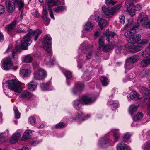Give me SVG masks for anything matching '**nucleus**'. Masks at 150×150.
Wrapping results in <instances>:
<instances>
[{"mask_svg":"<svg viewBox=\"0 0 150 150\" xmlns=\"http://www.w3.org/2000/svg\"><path fill=\"white\" fill-rule=\"evenodd\" d=\"M139 26V23H134L132 19L128 20V23L124 28L125 29H129V30L124 33L125 36L127 38V41L128 43L137 44L141 40V35L139 34H135L136 32V28Z\"/></svg>","mask_w":150,"mask_h":150,"instance_id":"1","label":"nucleus"},{"mask_svg":"<svg viewBox=\"0 0 150 150\" xmlns=\"http://www.w3.org/2000/svg\"><path fill=\"white\" fill-rule=\"evenodd\" d=\"M42 33V31L39 29H37L35 31H33L30 29L28 33L23 37V39L21 40L20 44V47L23 50H27L28 47L32 42L31 38L34 37V40L36 41L39 35Z\"/></svg>","mask_w":150,"mask_h":150,"instance_id":"2","label":"nucleus"},{"mask_svg":"<svg viewBox=\"0 0 150 150\" xmlns=\"http://www.w3.org/2000/svg\"><path fill=\"white\" fill-rule=\"evenodd\" d=\"M51 40L52 38L50 36L47 35L45 37L42 42L44 49L49 53L48 56L45 57L44 61V64L46 65L49 67H51L53 64L54 61L52 57V54L51 52Z\"/></svg>","mask_w":150,"mask_h":150,"instance_id":"3","label":"nucleus"},{"mask_svg":"<svg viewBox=\"0 0 150 150\" xmlns=\"http://www.w3.org/2000/svg\"><path fill=\"white\" fill-rule=\"evenodd\" d=\"M6 83L9 90H8V93L6 94L5 90L4 89V92L9 97H11L12 95L9 92L12 91L17 93H19L22 91L21 83L19 81L15 79L6 81Z\"/></svg>","mask_w":150,"mask_h":150,"instance_id":"4","label":"nucleus"},{"mask_svg":"<svg viewBox=\"0 0 150 150\" xmlns=\"http://www.w3.org/2000/svg\"><path fill=\"white\" fill-rule=\"evenodd\" d=\"M104 36L106 37V39L109 44L104 46L103 49V51L105 52H110L115 45V42L112 40L115 35V33L110 31L107 30L103 32Z\"/></svg>","mask_w":150,"mask_h":150,"instance_id":"5","label":"nucleus"},{"mask_svg":"<svg viewBox=\"0 0 150 150\" xmlns=\"http://www.w3.org/2000/svg\"><path fill=\"white\" fill-rule=\"evenodd\" d=\"M96 100L94 98L89 96H85L81 98V100H76L73 102L74 108L77 110H80L83 105H90L93 103Z\"/></svg>","mask_w":150,"mask_h":150,"instance_id":"6","label":"nucleus"},{"mask_svg":"<svg viewBox=\"0 0 150 150\" xmlns=\"http://www.w3.org/2000/svg\"><path fill=\"white\" fill-rule=\"evenodd\" d=\"M149 42V40L147 39H142L139 42V44L136 45H131L126 44L125 45V47L127 51L133 53H135L138 51H140L142 49V46L141 45H144Z\"/></svg>","mask_w":150,"mask_h":150,"instance_id":"7","label":"nucleus"},{"mask_svg":"<svg viewBox=\"0 0 150 150\" xmlns=\"http://www.w3.org/2000/svg\"><path fill=\"white\" fill-rule=\"evenodd\" d=\"M47 4H45L43 7V11L42 12V18L45 21H47L48 19V13L47 12V8H45L46 5L48 6L49 8L52 7L55 5L59 4L60 2L59 0H47Z\"/></svg>","mask_w":150,"mask_h":150,"instance_id":"8","label":"nucleus"},{"mask_svg":"<svg viewBox=\"0 0 150 150\" xmlns=\"http://www.w3.org/2000/svg\"><path fill=\"white\" fill-rule=\"evenodd\" d=\"M139 59V57L137 55H133L127 59L124 66L125 69L130 70L133 68L134 64Z\"/></svg>","mask_w":150,"mask_h":150,"instance_id":"9","label":"nucleus"},{"mask_svg":"<svg viewBox=\"0 0 150 150\" xmlns=\"http://www.w3.org/2000/svg\"><path fill=\"white\" fill-rule=\"evenodd\" d=\"M47 76L46 72L44 69H40L35 71L34 74V78L36 80H42Z\"/></svg>","mask_w":150,"mask_h":150,"instance_id":"10","label":"nucleus"},{"mask_svg":"<svg viewBox=\"0 0 150 150\" xmlns=\"http://www.w3.org/2000/svg\"><path fill=\"white\" fill-rule=\"evenodd\" d=\"M3 68L5 70H8L11 69L13 66V63L11 58L7 57L5 59L2 61Z\"/></svg>","mask_w":150,"mask_h":150,"instance_id":"11","label":"nucleus"},{"mask_svg":"<svg viewBox=\"0 0 150 150\" xmlns=\"http://www.w3.org/2000/svg\"><path fill=\"white\" fill-rule=\"evenodd\" d=\"M84 85L81 82L76 83L72 89V93L74 95H76L84 89Z\"/></svg>","mask_w":150,"mask_h":150,"instance_id":"12","label":"nucleus"},{"mask_svg":"<svg viewBox=\"0 0 150 150\" xmlns=\"http://www.w3.org/2000/svg\"><path fill=\"white\" fill-rule=\"evenodd\" d=\"M18 23V22L16 20L13 21L5 27V30L10 34L11 32H13L15 31Z\"/></svg>","mask_w":150,"mask_h":150,"instance_id":"13","label":"nucleus"},{"mask_svg":"<svg viewBox=\"0 0 150 150\" xmlns=\"http://www.w3.org/2000/svg\"><path fill=\"white\" fill-rule=\"evenodd\" d=\"M13 2L15 6L18 8L19 10L21 12V14L20 15V17L21 18V19L22 20V9L23 8L24 6V1L22 0H15Z\"/></svg>","mask_w":150,"mask_h":150,"instance_id":"14","label":"nucleus"},{"mask_svg":"<svg viewBox=\"0 0 150 150\" xmlns=\"http://www.w3.org/2000/svg\"><path fill=\"white\" fill-rule=\"evenodd\" d=\"M110 141L111 140L108 138H101L99 141L98 145L101 147H107L109 146Z\"/></svg>","mask_w":150,"mask_h":150,"instance_id":"15","label":"nucleus"},{"mask_svg":"<svg viewBox=\"0 0 150 150\" xmlns=\"http://www.w3.org/2000/svg\"><path fill=\"white\" fill-rule=\"evenodd\" d=\"M93 47V45L89 44L87 41H85L81 45L79 48L82 51L86 53Z\"/></svg>","mask_w":150,"mask_h":150,"instance_id":"16","label":"nucleus"},{"mask_svg":"<svg viewBox=\"0 0 150 150\" xmlns=\"http://www.w3.org/2000/svg\"><path fill=\"white\" fill-rule=\"evenodd\" d=\"M129 97V98L127 97L128 100L129 101L131 100L136 101L141 99L139 94L134 91H132L130 93Z\"/></svg>","mask_w":150,"mask_h":150,"instance_id":"17","label":"nucleus"},{"mask_svg":"<svg viewBox=\"0 0 150 150\" xmlns=\"http://www.w3.org/2000/svg\"><path fill=\"white\" fill-rule=\"evenodd\" d=\"M94 19L96 22H98L99 25L102 29L108 24V23L106 20L101 19L98 16L97 17L95 16Z\"/></svg>","mask_w":150,"mask_h":150,"instance_id":"18","label":"nucleus"},{"mask_svg":"<svg viewBox=\"0 0 150 150\" xmlns=\"http://www.w3.org/2000/svg\"><path fill=\"white\" fill-rule=\"evenodd\" d=\"M102 10L105 17H110L114 14L111 8L110 9L103 6L102 8Z\"/></svg>","mask_w":150,"mask_h":150,"instance_id":"19","label":"nucleus"},{"mask_svg":"<svg viewBox=\"0 0 150 150\" xmlns=\"http://www.w3.org/2000/svg\"><path fill=\"white\" fill-rule=\"evenodd\" d=\"M83 115V113L81 112H79L76 115L75 117V120L78 121L79 122H81V121H83L85 120L88 119L90 116V115L87 114L85 117V118L82 117Z\"/></svg>","mask_w":150,"mask_h":150,"instance_id":"20","label":"nucleus"},{"mask_svg":"<svg viewBox=\"0 0 150 150\" xmlns=\"http://www.w3.org/2000/svg\"><path fill=\"white\" fill-rule=\"evenodd\" d=\"M6 6L8 11L9 12H12L15 9V6L13 2L7 0L6 2Z\"/></svg>","mask_w":150,"mask_h":150,"instance_id":"21","label":"nucleus"},{"mask_svg":"<svg viewBox=\"0 0 150 150\" xmlns=\"http://www.w3.org/2000/svg\"><path fill=\"white\" fill-rule=\"evenodd\" d=\"M32 96L31 93L27 91H24L21 93L20 97L25 100L30 99Z\"/></svg>","mask_w":150,"mask_h":150,"instance_id":"22","label":"nucleus"},{"mask_svg":"<svg viewBox=\"0 0 150 150\" xmlns=\"http://www.w3.org/2000/svg\"><path fill=\"white\" fill-rule=\"evenodd\" d=\"M148 20V16L144 13H141L139 14L138 19L137 20V22L136 23H145V22Z\"/></svg>","mask_w":150,"mask_h":150,"instance_id":"23","label":"nucleus"},{"mask_svg":"<svg viewBox=\"0 0 150 150\" xmlns=\"http://www.w3.org/2000/svg\"><path fill=\"white\" fill-rule=\"evenodd\" d=\"M94 26V24L90 22H86L83 26L84 29L87 31H91Z\"/></svg>","mask_w":150,"mask_h":150,"instance_id":"24","label":"nucleus"},{"mask_svg":"<svg viewBox=\"0 0 150 150\" xmlns=\"http://www.w3.org/2000/svg\"><path fill=\"white\" fill-rule=\"evenodd\" d=\"M28 89L33 91L37 88V84L35 81H32L27 84Z\"/></svg>","mask_w":150,"mask_h":150,"instance_id":"25","label":"nucleus"},{"mask_svg":"<svg viewBox=\"0 0 150 150\" xmlns=\"http://www.w3.org/2000/svg\"><path fill=\"white\" fill-rule=\"evenodd\" d=\"M21 135L18 133H15L13 135L10 141V143L12 144H15L18 141Z\"/></svg>","mask_w":150,"mask_h":150,"instance_id":"26","label":"nucleus"},{"mask_svg":"<svg viewBox=\"0 0 150 150\" xmlns=\"http://www.w3.org/2000/svg\"><path fill=\"white\" fill-rule=\"evenodd\" d=\"M142 55L145 58L150 57V42L149 46L142 52Z\"/></svg>","mask_w":150,"mask_h":150,"instance_id":"27","label":"nucleus"},{"mask_svg":"<svg viewBox=\"0 0 150 150\" xmlns=\"http://www.w3.org/2000/svg\"><path fill=\"white\" fill-rule=\"evenodd\" d=\"M138 107V105L137 104L135 105V104H132L130 105L129 108V113L131 115H133L136 111Z\"/></svg>","mask_w":150,"mask_h":150,"instance_id":"28","label":"nucleus"},{"mask_svg":"<svg viewBox=\"0 0 150 150\" xmlns=\"http://www.w3.org/2000/svg\"><path fill=\"white\" fill-rule=\"evenodd\" d=\"M107 105H111V108L112 110H115V109L117 108L118 106V102L117 100L108 101L107 103Z\"/></svg>","mask_w":150,"mask_h":150,"instance_id":"29","label":"nucleus"},{"mask_svg":"<svg viewBox=\"0 0 150 150\" xmlns=\"http://www.w3.org/2000/svg\"><path fill=\"white\" fill-rule=\"evenodd\" d=\"M20 73V75L24 77H27L30 74V71L27 69H24L21 70Z\"/></svg>","mask_w":150,"mask_h":150,"instance_id":"30","label":"nucleus"},{"mask_svg":"<svg viewBox=\"0 0 150 150\" xmlns=\"http://www.w3.org/2000/svg\"><path fill=\"white\" fill-rule=\"evenodd\" d=\"M50 86L51 83L50 82H48L46 83H43L40 84L41 88L43 91L49 90Z\"/></svg>","mask_w":150,"mask_h":150,"instance_id":"31","label":"nucleus"},{"mask_svg":"<svg viewBox=\"0 0 150 150\" xmlns=\"http://www.w3.org/2000/svg\"><path fill=\"white\" fill-rule=\"evenodd\" d=\"M119 129H116L113 131V139L115 142H117L118 140L120 138V133L118 132Z\"/></svg>","mask_w":150,"mask_h":150,"instance_id":"32","label":"nucleus"},{"mask_svg":"<svg viewBox=\"0 0 150 150\" xmlns=\"http://www.w3.org/2000/svg\"><path fill=\"white\" fill-rule=\"evenodd\" d=\"M66 9L65 6H57L54 8V11L56 13H60L63 12Z\"/></svg>","mask_w":150,"mask_h":150,"instance_id":"33","label":"nucleus"},{"mask_svg":"<svg viewBox=\"0 0 150 150\" xmlns=\"http://www.w3.org/2000/svg\"><path fill=\"white\" fill-rule=\"evenodd\" d=\"M31 134V133L30 131H26L24 133L22 137V140L25 141L30 139V138Z\"/></svg>","mask_w":150,"mask_h":150,"instance_id":"34","label":"nucleus"},{"mask_svg":"<svg viewBox=\"0 0 150 150\" xmlns=\"http://www.w3.org/2000/svg\"><path fill=\"white\" fill-rule=\"evenodd\" d=\"M117 150H127L128 148L127 145L123 142L118 144L117 146Z\"/></svg>","mask_w":150,"mask_h":150,"instance_id":"35","label":"nucleus"},{"mask_svg":"<svg viewBox=\"0 0 150 150\" xmlns=\"http://www.w3.org/2000/svg\"><path fill=\"white\" fill-rule=\"evenodd\" d=\"M150 64V58L142 60L140 62V65L142 67L148 66Z\"/></svg>","mask_w":150,"mask_h":150,"instance_id":"36","label":"nucleus"},{"mask_svg":"<svg viewBox=\"0 0 150 150\" xmlns=\"http://www.w3.org/2000/svg\"><path fill=\"white\" fill-rule=\"evenodd\" d=\"M125 7L127 10H130L131 8L133 9L132 7L134 5V4L132 3L131 0H127L126 1L125 3Z\"/></svg>","mask_w":150,"mask_h":150,"instance_id":"37","label":"nucleus"},{"mask_svg":"<svg viewBox=\"0 0 150 150\" xmlns=\"http://www.w3.org/2000/svg\"><path fill=\"white\" fill-rule=\"evenodd\" d=\"M100 79L103 86H105L107 85L108 83V80L105 76H103L100 77Z\"/></svg>","mask_w":150,"mask_h":150,"instance_id":"38","label":"nucleus"},{"mask_svg":"<svg viewBox=\"0 0 150 150\" xmlns=\"http://www.w3.org/2000/svg\"><path fill=\"white\" fill-rule=\"evenodd\" d=\"M23 62L26 63H30L33 59L32 57L29 55H27L22 58Z\"/></svg>","mask_w":150,"mask_h":150,"instance_id":"39","label":"nucleus"},{"mask_svg":"<svg viewBox=\"0 0 150 150\" xmlns=\"http://www.w3.org/2000/svg\"><path fill=\"white\" fill-rule=\"evenodd\" d=\"M63 73L67 78V85H69V84L68 83L69 80L68 79L71 78L72 77V73L71 71L68 70L64 72Z\"/></svg>","mask_w":150,"mask_h":150,"instance_id":"40","label":"nucleus"},{"mask_svg":"<svg viewBox=\"0 0 150 150\" xmlns=\"http://www.w3.org/2000/svg\"><path fill=\"white\" fill-rule=\"evenodd\" d=\"M143 116V114L141 112L138 113L133 118L134 121H138L141 120Z\"/></svg>","mask_w":150,"mask_h":150,"instance_id":"41","label":"nucleus"},{"mask_svg":"<svg viewBox=\"0 0 150 150\" xmlns=\"http://www.w3.org/2000/svg\"><path fill=\"white\" fill-rule=\"evenodd\" d=\"M103 37H105L104 36V35H103V37H101L99 39L98 41V43H99V47L98 48V49L99 50H100L101 48L103 47L104 45V38Z\"/></svg>","mask_w":150,"mask_h":150,"instance_id":"42","label":"nucleus"},{"mask_svg":"<svg viewBox=\"0 0 150 150\" xmlns=\"http://www.w3.org/2000/svg\"><path fill=\"white\" fill-rule=\"evenodd\" d=\"M14 112V117L15 119H19L20 117L21 114L18 109L14 108L13 109Z\"/></svg>","mask_w":150,"mask_h":150,"instance_id":"43","label":"nucleus"},{"mask_svg":"<svg viewBox=\"0 0 150 150\" xmlns=\"http://www.w3.org/2000/svg\"><path fill=\"white\" fill-rule=\"evenodd\" d=\"M94 56L96 57V56H99V55L97 54H95V52L94 51H92L88 53V54L86 55V57L87 59H91L92 56Z\"/></svg>","mask_w":150,"mask_h":150,"instance_id":"44","label":"nucleus"},{"mask_svg":"<svg viewBox=\"0 0 150 150\" xmlns=\"http://www.w3.org/2000/svg\"><path fill=\"white\" fill-rule=\"evenodd\" d=\"M122 5L121 4H119L117 5H116L112 7L111 9L112 11L114 14L117 11H118L119 9L121 7Z\"/></svg>","mask_w":150,"mask_h":150,"instance_id":"45","label":"nucleus"},{"mask_svg":"<svg viewBox=\"0 0 150 150\" xmlns=\"http://www.w3.org/2000/svg\"><path fill=\"white\" fill-rule=\"evenodd\" d=\"M130 135L129 133H127L124 134L123 137V140L124 142H128V141L130 137Z\"/></svg>","mask_w":150,"mask_h":150,"instance_id":"46","label":"nucleus"},{"mask_svg":"<svg viewBox=\"0 0 150 150\" xmlns=\"http://www.w3.org/2000/svg\"><path fill=\"white\" fill-rule=\"evenodd\" d=\"M116 2L117 1L112 0H107L106 3L107 5L112 6L115 4Z\"/></svg>","mask_w":150,"mask_h":150,"instance_id":"47","label":"nucleus"},{"mask_svg":"<svg viewBox=\"0 0 150 150\" xmlns=\"http://www.w3.org/2000/svg\"><path fill=\"white\" fill-rule=\"evenodd\" d=\"M66 125L63 122H62L59 123L56 125L55 127L57 129H60L63 128Z\"/></svg>","mask_w":150,"mask_h":150,"instance_id":"48","label":"nucleus"},{"mask_svg":"<svg viewBox=\"0 0 150 150\" xmlns=\"http://www.w3.org/2000/svg\"><path fill=\"white\" fill-rule=\"evenodd\" d=\"M29 121L32 125H34L36 123V119L34 116H31L29 119Z\"/></svg>","mask_w":150,"mask_h":150,"instance_id":"49","label":"nucleus"},{"mask_svg":"<svg viewBox=\"0 0 150 150\" xmlns=\"http://www.w3.org/2000/svg\"><path fill=\"white\" fill-rule=\"evenodd\" d=\"M142 148L144 150H150V142L143 146Z\"/></svg>","mask_w":150,"mask_h":150,"instance_id":"50","label":"nucleus"},{"mask_svg":"<svg viewBox=\"0 0 150 150\" xmlns=\"http://www.w3.org/2000/svg\"><path fill=\"white\" fill-rule=\"evenodd\" d=\"M119 19L120 23L122 24H124L125 21V18L124 16L123 15H121L119 17Z\"/></svg>","mask_w":150,"mask_h":150,"instance_id":"51","label":"nucleus"},{"mask_svg":"<svg viewBox=\"0 0 150 150\" xmlns=\"http://www.w3.org/2000/svg\"><path fill=\"white\" fill-rule=\"evenodd\" d=\"M133 9L136 11H139L142 8V6L139 4H137L136 6H133Z\"/></svg>","mask_w":150,"mask_h":150,"instance_id":"52","label":"nucleus"},{"mask_svg":"<svg viewBox=\"0 0 150 150\" xmlns=\"http://www.w3.org/2000/svg\"><path fill=\"white\" fill-rule=\"evenodd\" d=\"M87 72L88 71H86L84 72L83 75V77L85 79L86 81H88L91 78L90 76H87L86 74Z\"/></svg>","mask_w":150,"mask_h":150,"instance_id":"53","label":"nucleus"},{"mask_svg":"<svg viewBox=\"0 0 150 150\" xmlns=\"http://www.w3.org/2000/svg\"><path fill=\"white\" fill-rule=\"evenodd\" d=\"M128 76L130 80L131 79H133L135 77V74L134 72L131 73Z\"/></svg>","mask_w":150,"mask_h":150,"instance_id":"54","label":"nucleus"},{"mask_svg":"<svg viewBox=\"0 0 150 150\" xmlns=\"http://www.w3.org/2000/svg\"><path fill=\"white\" fill-rule=\"evenodd\" d=\"M5 11L4 7L2 5H0V14H3Z\"/></svg>","mask_w":150,"mask_h":150,"instance_id":"55","label":"nucleus"},{"mask_svg":"<svg viewBox=\"0 0 150 150\" xmlns=\"http://www.w3.org/2000/svg\"><path fill=\"white\" fill-rule=\"evenodd\" d=\"M143 26L146 28L150 29V21L143 24Z\"/></svg>","mask_w":150,"mask_h":150,"instance_id":"56","label":"nucleus"},{"mask_svg":"<svg viewBox=\"0 0 150 150\" xmlns=\"http://www.w3.org/2000/svg\"><path fill=\"white\" fill-rule=\"evenodd\" d=\"M17 33H25L28 32V30H22L21 29H18L16 31Z\"/></svg>","mask_w":150,"mask_h":150,"instance_id":"57","label":"nucleus"},{"mask_svg":"<svg viewBox=\"0 0 150 150\" xmlns=\"http://www.w3.org/2000/svg\"><path fill=\"white\" fill-rule=\"evenodd\" d=\"M12 46L11 44H10L9 45L8 49L6 50L5 53H8L10 52L12 48Z\"/></svg>","mask_w":150,"mask_h":150,"instance_id":"58","label":"nucleus"},{"mask_svg":"<svg viewBox=\"0 0 150 150\" xmlns=\"http://www.w3.org/2000/svg\"><path fill=\"white\" fill-rule=\"evenodd\" d=\"M42 141V139H40V141H33L31 144L33 146H35L37 144H39V143Z\"/></svg>","mask_w":150,"mask_h":150,"instance_id":"59","label":"nucleus"},{"mask_svg":"<svg viewBox=\"0 0 150 150\" xmlns=\"http://www.w3.org/2000/svg\"><path fill=\"white\" fill-rule=\"evenodd\" d=\"M5 141L4 136L3 133L0 134V142H2Z\"/></svg>","mask_w":150,"mask_h":150,"instance_id":"60","label":"nucleus"},{"mask_svg":"<svg viewBox=\"0 0 150 150\" xmlns=\"http://www.w3.org/2000/svg\"><path fill=\"white\" fill-rule=\"evenodd\" d=\"M32 14L36 18H38L40 16L39 13L37 11H36L35 12L33 13Z\"/></svg>","mask_w":150,"mask_h":150,"instance_id":"61","label":"nucleus"},{"mask_svg":"<svg viewBox=\"0 0 150 150\" xmlns=\"http://www.w3.org/2000/svg\"><path fill=\"white\" fill-rule=\"evenodd\" d=\"M130 81V79H129L128 76H126L123 79V81L124 83H126V82Z\"/></svg>","mask_w":150,"mask_h":150,"instance_id":"62","label":"nucleus"},{"mask_svg":"<svg viewBox=\"0 0 150 150\" xmlns=\"http://www.w3.org/2000/svg\"><path fill=\"white\" fill-rule=\"evenodd\" d=\"M51 18L53 20H54L55 18L54 16L52 11L50 9L49 10Z\"/></svg>","mask_w":150,"mask_h":150,"instance_id":"63","label":"nucleus"},{"mask_svg":"<svg viewBox=\"0 0 150 150\" xmlns=\"http://www.w3.org/2000/svg\"><path fill=\"white\" fill-rule=\"evenodd\" d=\"M146 71L144 70L141 72L140 75L142 77H144L146 75Z\"/></svg>","mask_w":150,"mask_h":150,"instance_id":"64","label":"nucleus"}]
</instances>
